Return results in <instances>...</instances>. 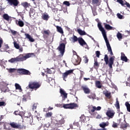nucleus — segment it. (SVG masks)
Listing matches in <instances>:
<instances>
[{
  "mask_svg": "<svg viewBox=\"0 0 130 130\" xmlns=\"http://www.w3.org/2000/svg\"><path fill=\"white\" fill-rule=\"evenodd\" d=\"M98 27L99 30L102 32L104 39L105 41L106 46L107 47V49L109 52H110V54L111 55H113V52H112V49H111V46H110V44H109V41L108 39H107V36H106V31L101 24V22H98Z\"/></svg>",
  "mask_w": 130,
  "mask_h": 130,
  "instance_id": "f257e3e1",
  "label": "nucleus"
},
{
  "mask_svg": "<svg viewBox=\"0 0 130 130\" xmlns=\"http://www.w3.org/2000/svg\"><path fill=\"white\" fill-rule=\"evenodd\" d=\"M32 54L33 53H27L25 55H24V54H20L15 58H12L11 59L9 60L8 61L11 63L17 62L18 61H24V60H26V59L30 58Z\"/></svg>",
  "mask_w": 130,
  "mask_h": 130,
  "instance_id": "f03ea898",
  "label": "nucleus"
},
{
  "mask_svg": "<svg viewBox=\"0 0 130 130\" xmlns=\"http://www.w3.org/2000/svg\"><path fill=\"white\" fill-rule=\"evenodd\" d=\"M115 59V56H114L110 57V58L109 59L108 55L107 54H105V57L104 58L106 64H108L110 69H112V66L113 63H114Z\"/></svg>",
  "mask_w": 130,
  "mask_h": 130,
  "instance_id": "7ed1b4c3",
  "label": "nucleus"
},
{
  "mask_svg": "<svg viewBox=\"0 0 130 130\" xmlns=\"http://www.w3.org/2000/svg\"><path fill=\"white\" fill-rule=\"evenodd\" d=\"M41 87V84L38 82L34 81L29 82L28 84L29 89H32V90H37Z\"/></svg>",
  "mask_w": 130,
  "mask_h": 130,
  "instance_id": "20e7f679",
  "label": "nucleus"
},
{
  "mask_svg": "<svg viewBox=\"0 0 130 130\" xmlns=\"http://www.w3.org/2000/svg\"><path fill=\"white\" fill-rule=\"evenodd\" d=\"M66 44H67L66 41H65L64 43H61L57 48V50L60 51V53H61V56H63V54H64V50H66Z\"/></svg>",
  "mask_w": 130,
  "mask_h": 130,
  "instance_id": "39448f33",
  "label": "nucleus"
},
{
  "mask_svg": "<svg viewBox=\"0 0 130 130\" xmlns=\"http://www.w3.org/2000/svg\"><path fill=\"white\" fill-rule=\"evenodd\" d=\"M17 72L18 74H20L21 76H23L24 75L26 76L31 75L30 71L24 69H18L17 70Z\"/></svg>",
  "mask_w": 130,
  "mask_h": 130,
  "instance_id": "423d86ee",
  "label": "nucleus"
},
{
  "mask_svg": "<svg viewBox=\"0 0 130 130\" xmlns=\"http://www.w3.org/2000/svg\"><path fill=\"white\" fill-rule=\"evenodd\" d=\"M63 107L65 109H74V108H76V107H78V104L73 103L68 104H64Z\"/></svg>",
  "mask_w": 130,
  "mask_h": 130,
  "instance_id": "0eeeda50",
  "label": "nucleus"
},
{
  "mask_svg": "<svg viewBox=\"0 0 130 130\" xmlns=\"http://www.w3.org/2000/svg\"><path fill=\"white\" fill-rule=\"evenodd\" d=\"M10 125L13 128H18V129H24V128H25V126L24 125H21V124H17L14 122L10 123Z\"/></svg>",
  "mask_w": 130,
  "mask_h": 130,
  "instance_id": "6e6552de",
  "label": "nucleus"
},
{
  "mask_svg": "<svg viewBox=\"0 0 130 130\" xmlns=\"http://www.w3.org/2000/svg\"><path fill=\"white\" fill-rule=\"evenodd\" d=\"M74 72V70H70L66 71L65 73L62 74V78L64 81H66V79L68 78V76L69 75H71V74H73Z\"/></svg>",
  "mask_w": 130,
  "mask_h": 130,
  "instance_id": "1a4fd4ad",
  "label": "nucleus"
},
{
  "mask_svg": "<svg viewBox=\"0 0 130 130\" xmlns=\"http://www.w3.org/2000/svg\"><path fill=\"white\" fill-rule=\"evenodd\" d=\"M81 60L82 59L78 57H77L76 58L73 57L72 59V61L75 66H78V64H80Z\"/></svg>",
  "mask_w": 130,
  "mask_h": 130,
  "instance_id": "9d476101",
  "label": "nucleus"
},
{
  "mask_svg": "<svg viewBox=\"0 0 130 130\" xmlns=\"http://www.w3.org/2000/svg\"><path fill=\"white\" fill-rule=\"evenodd\" d=\"M60 93L62 98V101H64L68 98V93L62 88L60 89Z\"/></svg>",
  "mask_w": 130,
  "mask_h": 130,
  "instance_id": "9b49d317",
  "label": "nucleus"
},
{
  "mask_svg": "<svg viewBox=\"0 0 130 130\" xmlns=\"http://www.w3.org/2000/svg\"><path fill=\"white\" fill-rule=\"evenodd\" d=\"M119 123H120V127L121 128H126L128 126V123H126L125 120H124L123 122H121V119L119 120Z\"/></svg>",
  "mask_w": 130,
  "mask_h": 130,
  "instance_id": "f8f14e48",
  "label": "nucleus"
},
{
  "mask_svg": "<svg viewBox=\"0 0 130 130\" xmlns=\"http://www.w3.org/2000/svg\"><path fill=\"white\" fill-rule=\"evenodd\" d=\"M7 2L11 5V6H14V7H17L20 2L18 0H7Z\"/></svg>",
  "mask_w": 130,
  "mask_h": 130,
  "instance_id": "ddd939ff",
  "label": "nucleus"
},
{
  "mask_svg": "<svg viewBox=\"0 0 130 130\" xmlns=\"http://www.w3.org/2000/svg\"><path fill=\"white\" fill-rule=\"evenodd\" d=\"M77 41H78V43H79L81 46H84L85 45L87 46V43H86L85 40H84V39L82 37L78 38V40Z\"/></svg>",
  "mask_w": 130,
  "mask_h": 130,
  "instance_id": "4468645a",
  "label": "nucleus"
},
{
  "mask_svg": "<svg viewBox=\"0 0 130 130\" xmlns=\"http://www.w3.org/2000/svg\"><path fill=\"white\" fill-rule=\"evenodd\" d=\"M106 114L108 117H109L110 118H113V116H114L115 113L113 111L108 110L107 111Z\"/></svg>",
  "mask_w": 130,
  "mask_h": 130,
  "instance_id": "2eb2a0df",
  "label": "nucleus"
},
{
  "mask_svg": "<svg viewBox=\"0 0 130 130\" xmlns=\"http://www.w3.org/2000/svg\"><path fill=\"white\" fill-rule=\"evenodd\" d=\"M95 110H101V107L98 106V107H96L95 106H92L91 109L89 110V113H93V112H95Z\"/></svg>",
  "mask_w": 130,
  "mask_h": 130,
  "instance_id": "dca6fc26",
  "label": "nucleus"
},
{
  "mask_svg": "<svg viewBox=\"0 0 130 130\" xmlns=\"http://www.w3.org/2000/svg\"><path fill=\"white\" fill-rule=\"evenodd\" d=\"M101 4V0H92V4L93 6L98 7V6H100Z\"/></svg>",
  "mask_w": 130,
  "mask_h": 130,
  "instance_id": "f3484780",
  "label": "nucleus"
},
{
  "mask_svg": "<svg viewBox=\"0 0 130 130\" xmlns=\"http://www.w3.org/2000/svg\"><path fill=\"white\" fill-rule=\"evenodd\" d=\"M26 120H27L28 122L31 124V125H33V117H32V115L31 114H28V118H26Z\"/></svg>",
  "mask_w": 130,
  "mask_h": 130,
  "instance_id": "a211bd4d",
  "label": "nucleus"
},
{
  "mask_svg": "<svg viewBox=\"0 0 130 130\" xmlns=\"http://www.w3.org/2000/svg\"><path fill=\"white\" fill-rule=\"evenodd\" d=\"M121 60L125 61V62H127V60H128L127 57L125 56V54H124V53H121Z\"/></svg>",
  "mask_w": 130,
  "mask_h": 130,
  "instance_id": "6ab92c4d",
  "label": "nucleus"
},
{
  "mask_svg": "<svg viewBox=\"0 0 130 130\" xmlns=\"http://www.w3.org/2000/svg\"><path fill=\"white\" fill-rule=\"evenodd\" d=\"M79 39V38L77 37V36L73 35L72 37H71L70 38V41L72 42V43H75V42H77Z\"/></svg>",
  "mask_w": 130,
  "mask_h": 130,
  "instance_id": "aec40b11",
  "label": "nucleus"
},
{
  "mask_svg": "<svg viewBox=\"0 0 130 130\" xmlns=\"http://www.w3.org/2000/svg\"><path fill=\"white\" fill-rule=\"evenodd\" d=\"M3 18L7 22H10V21H12V17L9 16L8 14H5L3 15Z\"/></svg>",
  "mask_w": 130,
  "mask_h": 130,
  "instance_id": "412c9836",
  "label": "nucleus"
},
{
  "mask_svg": "<svg viewBox=\"0 0 130 130\" xmlns=\"http://www.w3.org/2000/svg\"><path fill=\"white\" fill-rule=\"evenodd\" d=\"M24 35L26 37V38L28 39V40H29V41H30V42H34V41H35V40L34 39H33V38H32V37H31V36H30V35H29V34L25 33L24 34Z\"/></svg>",
  "mask_w": 130,
  "mask_h": 130,
  "instance_id": "4be33fe9",
  "label": "nucleus"
},
{
  "mask_svg": "<svg viewBox=\"0 0 130 130\" xmlns=\"http://www.w3.org/2000/svg\"><path fill=\"white\" fill-rule=\"evenodd\" d=\"M104 25L105 29L108 31H109V30H114V28L113 27L110 26L109 24H107V23H104Z\"/></svg>",
  "mask_w": 130,
  "mask_h": 130,
  "instance_id": "5701e85b",
  "label": "nucleus"
},
{
  "mask_svg": "<svg viewBox=\"0 0 130 130\" xmlns=\"http://www.w3.org/2000/svg\"><path fill=\"white\" fill-rule=\"evenodd\" d=\"M82 89L83 90L85 94H90V89L86 86H82Z\"/></svg>",
  "mask_w": 130,
  "mask_h": 130,
  "instance_id": "b1692460",
  "label": "nucleus"
},
{
  "mask_svg": "<svg viewBox=\"0 0 130 130\" xmlns=\"http://www.w3.org/2000/svg\"><path fill=\"white\" fill-rule=\"evenodd\" d=\"M103 94L107 97V98L110 99L111 98V92H108V90H105L103 91Z\"/></svg>",
  "mask_w": 130,
  "mask_h": 130,
  "instance_id": "393cba45",
  "label": "nucleus"
},
{
  "mask_svg": "<svg viewBox=\"0 0 130 130\" xmlns=\"http://www.w3.org/2000/svg\"><path fill=\"white\" fill-rule=\"evenodd\" d=\"M41 18L44 21H48L49 19V15L48 14H44L42 15Z\"/></svg>",
  "mask_w": 130,
  "mask_h": 130,
  "instance_id": "a878e982",
  "label": "nucleus"
},
{
  "mask_svg": "<svg viewBox=\"0 0 130 130\" xmlns=\"http://www.w3.org/2000/svg\"><path fill=\"white\" fill-rule=\"evenodd\" d=\"M77 32L81 36H83L84 35H88V34H87V33L86 32H85V31L82 30L81 29H78Z\"/></svg>",
  "mask_w": 130,
  "mask_h": 130,
  "instance_id": "bb28decb",
  "label": "nucleus"
},
{
  "mask_svg": "<svg viewBox=\"0 0 130 130\" xmlns=\"http://www.w3.org/2000/svg\"><path fill=\"white\" fill-rule=\"evenodd\" d=\"M100 126L101 127H102L103 129H99L98 130H106V128H105V126H107V123L106 122H103L100 124Z\"/></svg>",
  "mask_w": 130,
  "mask_h": 130,
  "instance_id": "cd10ccee",
  "label": "nucleus"
},
{
  "mask_svg": "<svg viewBox=\"0 0 130 130\" xmlns=\"http://www.w3.org/2000/svg\"><path fill=\"white\" fill-rule=\"evenodd\" d=\"M15 89L16 90H19V92H22V88L21 87V86L18 84V83H15Z\"/></svg>",
  "mask_w": 130,
  "mask_h": 130,
  "instance_id": "c85d7f7f",
  "label": "nucleus"
},
{
  "mask_svg": "<svg viewBox=\"0 0 130 130\" xmlns=\"http://www.w3.org/2000/svg\"><path fill=\"white\" fill-rule=\"evenodd\" d=\"M43 34L44 37H46V36L45 35H47V36H49V35L50 34V30H49V29L44 30L43 32Z\"/></svg>",
  "mask_w": 130,
  "mask_h": 130,
  "instance_id": "c756f323",
  "label": "nucleus"
},
{
  "mask_svg": "<svg viewBox=\"0 0 130 130\" xmlns=\"http://www.w3.org/2000/svg\"><path fill=\"white\" fill-rule=\"evenodd\" d=\"M95 86L99 89H101V88H102V86L101 85V82L100 81H95Z\"/></svg>",
  "mask_w": 130,
  "mask_h": 130,
  "instance_id": "7c9ffc66",
  "label": "nucleus"
},
{
  "mask_svg": "<svg viewBox=\"0 0 130 130\" xmlns=\"http://www.w3.org/2000/svg\"><path fill=\"white\" fill-rule=\"evenodd\" d=\"M116 102L115 104V106L116 108V109H119V108H120V106H119V102H118V99L116 98Z\"/></svg>",
  "mask_w": 130,
  "mask_h": 130,
  "instance_id": "2f4dec72",
  "label": "nucleus"
},
{
  "mask_svg": "<svg viewBox=\"0 0 130 130\" xmlns=\"http://www.w3.org/2000/svg\"><path fill=\"white\" fill-rule=\"evenodd\" d=\"M57 31L59 32V33H60L61 34H63V30H62V28L60 26H56Z\"/></svg>",
  "mask_w": 130,
  "mask_h": 130,
  "instance_id": "473e14b6",
  "label": "nucleus"
},
{
  "mask_svg": "<svg viewBox=\"0 0 130 130\" xmlns=\"http://www.w3.org/2000/svg\"><path fill=\"white\" fill-rule=\"evenodd\" d=\"M29 4L27 2H23L21 3V6L24 8V9H27V8H29Z\"/></svg>",
  "mask_w": 130,
  "mask_h": 130,
  "instance_id": "72a5a7b5",
  "label": "nucleus"
},
{
  "mask_svg": "<svg viewBox=\"0 0 130 130\" xmlns=\"http://www.w3.org/2000/svg\"><path fill=\"white\" fill-rule=\"evenodd\" d=\"M125 105L127 108V111H128V112H130V104L129 103H128V102H126L125 103Z\"/></svg>",
  "mask_w": 130,
  "mask_h": 130,
  "instance_id": "f704fd0d",
  "label": "nucleus"
},
{
  "mask_svg": "<svg viewBox=\"0 0 130 130\" xmlns=\"http://www.w3.org/2000/svg\"><path fill=\"white\" fill-rule=\"evenodd\" d=\"M80 118L81 122H86V116L85 115H82Z\"/></svg>",
  "mask_w": 130,
  "mask_h": 130,
  "instance_id": "c9c22d12",
  "label": "nucleus"
},
{
  "mask_svg": "<svg viewBox=\"0 0 130 130\" xmlns=\"http://www.w3.org/2000/svg\"><path fill=\"white\" fill-rule=\"evenodd\" d=\"M47 7L48 8H51L52 11H53L54 12V13H55V11L56 12H57L58 10H57V9H55V8H53L51 7H50V4H49V3H47Z\"/></svg>",
  "mask_w": 130,
  "mask_h": 130,
  "instance_id": "e433bc0d",
  "label": "nucleus"
},
{
  "mask_svg": "<svg viewBox=\"0 0 130 130\" xmlns=\"http://www.w3.org/2000/svg\"><path fill=\"white\" fill-rule=\"evenodd\" d=\"M117 38L118 40L120 41L121 39H122V35L119 32L117 34Z\"/></svg>",
  "mask_w": 130,
  "mask_h": 130,
  "instance_id": "4c0bfd02",
  "label": "nucleus"
},
{
  "mask_svg": "<svg viewBox=\"0 0 130 130\" xmlns=\"http://www.w3.org/2000/svg\"><path fill=\"white\" fill-rule=\"evenodd\" d=\"M17 70L18 69L15 68H10L8 70V72L10 73V74H12V73H15V71Z\"/></svg>",
  "mask_w": 130,
  "mask_h": 130,
  "instance_id": "58836bf2",
  "label": "nucleus"
},
{
  "mask_svg": "<svg viewBox=\"0 0 130 130\" xmlns=\"http://www.w3.org/2000/svg\"><path fill=\"white\" fill-rule=\"evenodd\" d=\"M18 25L19 26V27H23L24 26V22H23L22 20L18 21Z\"/></svg>",
  "mask_w": 130,
  "mask_h": 130,
  "instance_id": "ea45409f",
  "label": "nucleus"
},
{
  "mask_svg": "<svg viewBox=\"0 0 130 130\" xmlns=\"http://www.w3.org/2000/svg\"><path fill=\"white\" fill-rule=\"evenodd\" d=\"M65 121H64V119H61V120H59L57 123V124H63V123H64Z\"/></svg>",
  "mask_w": 130,
  "mask_h": 130,
  "instance_id": "a19ab883",
  "label": "nucleus"
},
{
  "mask_svg": "<svg viewBox=\"0 0 130 130\" xmlns=\"http://www.w3.org/2000/svg\"><path fill=\"white\" fill-rule=\"evenodd\" d=\"M88 98L89 99H96V95L95 94H92L90 95H88Z\"/></svg>",
  "mask_w": 130,
  "mask_h": 130,
  "instance_id": "79ce46f5",
  "label": "nucleus"
},
{
  "mask_svg": "<svg viewBox=\"0 0 130 130\" xmlns=\"http://www.w3.org/2000/svg\"><path fill=\"white\" fill-rule=\"evenodd\" d=\"M47 72L48 74H52L53 73V69L51 68V69H47Z\"/></svg>",
  "mask_w": 130,
  "mask_h": 130,
  "instance_id": "37998d69",
  "label": "nucleus"
},
{
  "mask_svg": "<svg viewBox=\"0 0 130 130\" xmlns=\"http://www.w3.org/2000/svg\"><path fill=\"white\" fill-rule=\"evenodd\" d=\"M52 116V112H48L45 115V117H51Z\"/></svg>",
  "mask_w": 130,
  "mask_h": 130,
  "instance_id": "c03bdc74",
  "label": "nucleus"
},
{
  "mask_svg": "<svg viewBox=\"0 0 130 130\" xmlns=\"http://www.w3.org/2000/svg\"><path fill=\"white\" fill-rule=\"evenodd\" d=\"M83 61L84 62V63H87V62H89V59L88 58V57L87 56H84L83 57Z\"/></svg>",
  "mask_w": 130,
  "mask_h": 130,
  "instance_id": "a18cd8bd",
  "label": "nucleus"
},
{
  "mask_svg": "<svg viewBox=\"0 0 130 130\" xmlns=\"http://www.w3.org/2000/svg\"><path fill=\"white\" fill-rule=\"evenodd\" d=\"M117 3H119V4H120L122 7L124 6V5H125V3H123V1L122 0H117Z\"/></svg>",
  "mask_w": 130,
  "mask_h": 130,
  "instance_id": "49530a36",
  "label": "nucleus"
},
{
  "mask_svg": "<svg viewBox=\"0 0 130 130\" xmlns=\"http://www.w3.org/2000/svg\"><path fill=\"white\" fill-rule=\"evenodd\" d=\"M63 5H65V6H67V7H70L71 6V4L70 3V2L69 1H64L63 3Z\"/></svg>",
  "mask_w": 130,
  "mask_h": 130,
  "instance_id": "de8ad7c7",
  "label": "nucleus"
},
{
  "mask_svg": "<svg viewBox=\"0 0 130 130\" xmlns=\"http://www.w3.org/2000/svg\"><path fill=\"white\" fill-rule=\"evenodd\" d=\"M117 17L118 18V19H123V16L121 15V14H120V13H117Z\"/></svg>",
  "mask_w": 130,
  "mask_h": 130,
  "instance_id": "09e8293b",
  "label": "nucleus"
},
{
  "mask_svg": "<svg viewBox=\"0 0 130 130\" xmlns=\"http://www.w3.org/2000/svg\"><path fill=\"white\" fill-rule=\"evenodd\" d=\"M14 47L16 48V49H19V48H20V46L18 45V43L16 42L14 43Z\"/></svg>",
  "mask_w": 130,
  "mask_h": 130,
  "instance_id": "8fccbe9b",
  "label": "nucleus"
},
{
  "mask_svg": "<svg viewBox=\"0 0 130 130\" xmlns=\"http://www.w3.org/2000/svg\"><path fill=\"white\" fill-rule=\"evenodd\" d=\"M118 126V125L117 124V123H116L114 121L113 122L112 127H114V128H116V127H117Z\"/></svg>",
  "mask_w": 130,
  "mask_h": 130,
  "instance_id": "3c124183",
  "label": "nucleus"
},
{
  "mask_svg": "<svg viewBox=\"0 0 130 130\" xmlns=\"http://www.w3.org/2000/svg\"><path fill=\"white\" fill-rule=\"evenodd\" d=\"M95 54H96V57L99 58V57H100V55H101V54H100V51H95Z\"/></svg>",
  "mask_w": 130,
  "mask_h": 130,
  "instance_id": "603ef678",
  "label": "nucleus"
},
{
  "mask_svg": "<svg viewBox=\"0 0 130 130\" xmlns=\"http://www.w3.org/2000/svg\"><path fill=\"white\" fill-rule=\"evenodd\" d=\"M22 98V102H26L27 101V95H23Z\"/></svg>",
  "mask_w": 130,
  "mask_h": 130,
  "instance_id": "864d4df0",
  "label": "nucleus"
},
{
  "mask_svg": "<svg viewBox=\"0 0 130 130\" xmlns=\"http://www.w3.org/2000/svg\"><path fill=\"white\" fill-rule=\"evenodd\" d=\"M37 108V105H36V104H34L32 106L33 111H35V110H36Z\"/></svg>",
  "mask_w": 130,
  "mask_h": 130,
  "instance_id": "5fc2aeb1",
  "label": "nucleus"
},
{
  "mask_svg": "<svg viewBox=\"0 0 130 130\" xmlns=\"http://www.w3.org/2000/svg\"><path fill=\"white\" fill-rule=\"evenodd\" d=\"M84 75H85V72L80 71V79H82L84 77Z\"/></svg>",
  "mask_w": 130,
  "mask_h": 130,
  "instance_id": "6e6d98bb",
  "label": "nucleus"
},
{
  "mask_svg": "<svg viewBox=\"0 0 130 130\" xmlns=\"http://www.w3.org/2000/svg\"><path fill=\"white\" fill-rule=\"evenodd\" d=\"M25 113H24V112H23V111H21V112H20V111H19V115H20V116H23H23H24Z\"/></svg>",
  "mask_w": 130,
  "mask_h": 130,
  "instance_id": "4d7b16f0",
  "label": "nucleus"
},
{
  "mask_svg": "<svg viewBox=\"0 0 130 130\" xmlns=\"http://www.w3.org/2000/svg\"><path fill=\"white\" fill-rule=\"evenodd\" d=\"M29 114H30L29 113H25V114H24V117L25 118H29Z\"/></svg>",
  "mask_w": 130,
  "mask_h": 130,
  "instance_id": "13d9d810",
  "label": "nucleus"
},
{
  "mask_svg": "<svg viewBox=\"0 0 130 130\" xmlns=\"http://www.w3.org/2000/svg\"><path fill=\"white\" fill-rule=\"evenodd\" d=\"M6 105V103L5 102H0V107L5 106Z\"/></svg>",
  "mask_w": 130,
  "mask_h": 130,
  "instance_id": "bf43d9fd",
  "label": "nucleus"
},
{
  "mask_svg": "<svg viewBox=\"0 0 130 130\" xmlns=\"http://www.w3.org/2000/svg\"><path fill=\"white\" fill-rule=\"evenodd\" d=\"M19 113H20V111L19 110H17V111H15L14 113V114L15 115H19Z\"/></svg>",
  "mask_w": 130,
  "mask_h": 130,
  "instance_id": "052dcab7",
  "label": "nucleus"
},
{
  "mask_svg": "<svg viewBox=\"0 0 130 130\" xmlns=\"http://www.w3.org/2000/svg\"><path fill=\"white\" fill-rule=\"evenodd\" d=\"M94 67H99V63L97 61H95L94 63Z\"/></svg>",
  "mask_w": 130,
  "mask_h": 130,
  "instance_id": "680f3d73",
  "label": "nucleus"
},
{
  "mask_svg": "<svg viewBox=\"0 0 130 130\" xmlns=\"http://www.w3.org/2000/svg\"><path fill=\"white\" fill-rule=\"evenodd\" d=\"M4 43L3 39H0V48H2V45Z\"/></svg>",
  "mask_w": 130,
  "mask_h": 130,
  "instance_id": "e2e57ef3",
  "label": "nucleus"
},
{
  "mask_svg": "<svg viewBox=\"0 0 130 130\" xmlns=\"http://www.w3.org/2000/svg\"><path fill=\"white\" fill-rule=\"evenodd\" d=\"M11 33L13 35H16V34H17V31H15V30H11Z\"/></svg>",
  "mask_w": 130,
  "mask_h": 130,
  "instance_id": "0e129e2a",
  "label": "nucleus"
},
{
  "mask_svg": "<svg viewBox=\"0 0 130 130\" xmlns=\"http://www.w3.org/2000/svg\"><path fill=\"white\" fill-rule=\"evenodd\" d=\"M102 116L100 115H98L96 117V118H97L98 119H100V118H102Z\"/></svg>",
  "mask_w": 130,
  "mask_h": 130,
  "instance_id": "69168bd1",
  "label": "nucleus"
},
{
  "mask_svg": "<svg viewBox=\"0 0 130 130\" xmlns=\"http://www.w3.org/2000/svg\"><path fill=\"white\" fill-rule=\"evenodd\" d=\"M18 49H19L20 52H23V47H19V48Z\"/></svg>",
  "mask_w": 130,
  "mask_h": 130,
  "instance_id": "338daca9",
  "label": "nucleus"
},
{
  "mask_svg": "<svg viewBox=\"0 0 130 130\" xmlns=\"http://www.w3.org/2000/svg\"><path fill=\"white\" fill-rule=\"evenodd\" d=\"M55 106H56L57 107H62V105H59L58 104H57L55 105Z\"/></svg>",
  "mask_w": 130,
  "mask_h": 130,
  "instance_id": "774afa93",
  "label": "nucleus"
}]
</instances>
